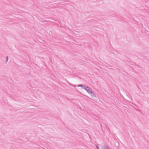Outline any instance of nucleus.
Wrapping results in <instances>:
<instances>
[{
	"instance_id": "f257e3e1",
	"label": "nucleus",
	"mask_w": 149,
	"mask_h": 149,
	"mask_svg": "<svg viewBox=\"0 0 149 149\" xmlns=\"http://www.w3.org/2000/svg\"><path fill=\"white\" fill-rule=\"evenodd\" d=\"M85 89L89 93H90L92 91L91 88L88 86L86 87V88H85Z\"/></svg>"
},
{
	"instance_id": "f03ea898",
	"label": "nucleus",
	"mask_w": 149,
	"mask_h": 149,
	"mask_svg": "<svg viewBox=\"0 0 149 149\" xmlns=\"http://www.w3.org/2000/svg\"><path fill=\"white\" fill-rule=\"evenodd\" d=\"M90 95L93 98H95V94L92 91L91 92Z\"/></svg>"
},
{
	"instance_id": "7ed1b4c3",
	"label": "nucleus",
	"mask_w": 149,
	"mask_h": 149,
	"mask_svg": "<svg viewBox=\"0 0 149 149\" xmlns=\"http://www.w3.org/2000/svg\"><path fill=\"white\" fill-rule=\"evenodd\" d=\"M102 149H109V147L107 146H104L102 147Z\"/></svg>"
},
{
	"instance_id": "20e7f679",
	"label": "nucleus",
	"mask_w": 149,
	"mask_h": 149,
	"mask_svg": "<svg viewBox=\"0 0 149 149\" xmlns=\"http://www.w3.org/2000/svg\"><path fill=\"white\" fill-rule=\"evenodd\" d=\"M78 86L82 87L83 88L85 89V88H86V86L84 85H83L82 84H81L79 85Z\"/></svg>"
},
{
	"instance_id": "39448f33",
	"label": "nucleus",
	"mask_w": 149,
	"mask_h": 149,
	"mask_svg": "<svg viewBox=\"0 0 149 149\" xmlns=\"http://www.w3.org/2000/svg\"><path fill=\"white\" fill-rule=\"evenodd\" d=\"M103 17H104L105 16H106L105 15L103 14L101 15Z\"/></svg>"
},
{
	"instance_id": "423d86ee",
	"label": "nucleus",
	"mask_w": 149,
	"mask_h": 149,
	"mask_svg": "<svg viewBox=\"0 0 149 149\" xmlns=\"http://www.w3.org/2000/svg\"><path fill=\"white\" fill-rule=\"evenodd\" d=\"M8 56H6V62H7L8 61Z\"/></svg>"
},
{
	"instance_id": "0eeeda50",
	"label": "nucleus",
	"mask_w": 149,
	"mask_h": 149,
	"mask_svg": "<svg viewBox=\"0 0 149 149\" xmlns=\"http://www.w3.org/2000/svg\"><path fill=\"white\" fill-rule=\"evenodd\" d=\"M97 149H99V147L97 146Z\"/></svg>"
}]
</instances>
